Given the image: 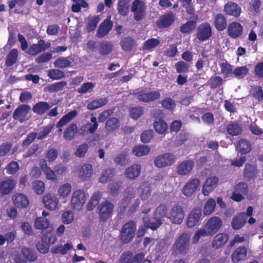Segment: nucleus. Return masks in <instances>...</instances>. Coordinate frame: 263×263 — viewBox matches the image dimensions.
<instances>
[{"mask_svg":"<svg viewBox=\"0 0 263 263\" xmlns=\"http://www.w3.org/2000/svg\"><path fill=\"white\" fill-rule=\"evenodd\" d=\"M87 199V194L81 190L74 191L71 196L70 205L74 210H81Z\"/></svg>","mask_w":263,"mask_h":263,"instance_id":"obj_1","label":"nucleus"},{"mask_svg":"<svg viewBox=\"0 0 263 263\" xmlns=\"http://www.w3.org/2000/svg\"><path fill=\"white\" fill-rule=\"evenodd\" d=\"M167 207L165 205H159L155 214V221L151 220L149 223H147V218H144V224L146 227L149 228L153 230H156L162 224V221L160 219L161 218L164 217L166 214Z\"/></svg>","mask_w":263,"mask_h":263,"instance_id":"obj_2","label":"nucleus"},{"mask_svg":"<svg viewBox=\"0 0 263 263\" xmlns=\"http://www.w3.org/2000/svg\"><path fill=\"white\" fill-rule=\"evenodd\" d=\"M59 198L53 193H47L42 198L44 207L50 211L58 210L60 206Z\"/></svg>","mask_w":263,"mask_h":263,"instance_id":"obj_3","label":"nucleus"},{"mask_svg":"<svg viewBox=\"0 0 263 263\" xmlns=\"http://www.w3.org/2000/svg\"><path fill=\"white\" fill-rule=\"evenodd\" d=\"M136 229L134 222L125 223L122 227L120 233V239L124 243L129 242L134 237Z\"/></svg>","mask_w":263,"mask_h":263,"instance_id":"obj_4","label":"nucleus"},{"mask_svg":"<svg viewBox=\"0 0 263 263\" xmlns=\"http://www.w3.org/2000/svg\"><path fill=\"white\" fill-rule=\"evenodd\" d=\"M222 225V220L218 216H213L209 218L205 223L204 228L210 236L216 234Z\"/></svg>","mask_w":263,"mask_h":263,"instance_id":"obj_5","label":"nucleus"},{"mask_svg":"<svg viewBox=\"0 0 263 263\" xmlns=\"http://www.w3.org/2000/svg\"><path fill=\"white\" fill-rule=\"evenodd\" d=\"M190 235L184 233L178 237L174 245V250L179 253H186L189 250Z\"/></svg>","mask_w":263,"mask_h":263,"instance_id":"obj_6","label":"nucleus"},{"mask_svg":"<svg viewBox=\"0 0 263 263\" xmlns=\"http://www.w3.org/2000/svg\"><path fill=\"white\" fill-rule=\"evenodd\" d=\"M200 186L199 179L191 178L184 185L182 189V194L185 196L191 197L199 189Z\"/></svg>","mask_w":263,"mask_h":263,"instance_id":"obj_7","label":"nucleus"},{"mask_svg":"<svg viewBox=\"0 0 263 263\" xmlns=\"http://www.w3.org/2000/svg\"><path fill=\"white\" fill-rule=\"evenodd\" d=\"M146 6L145 4L140 0H134L133 2L131 11L134 17L137 21L142 20L145 15Z\"/></svg>","mask_w":263,"mask_h":263,"instance_id":"obj_8","label":"nucleus"},{"mask_svg":"<svg viewBox=\"0 0 263 263\" xmlns=\"http://www.w3.org/2000/svg\"><path fill=\"white\" fill-rule=\"evenodd\" d=\"M175 161L176 158L174 155L165 154L157 157L154 163L157 167L161 168L172 165Z\"/></svg>","mask_w":263,"mask_h":263,"instance_id":"obj_9","label":"nucleus"},{"mask_svg":"<svg viewBox=\"0 0 263 263\" xmlns=\"http://www.w3.org/2000/svg\"><path fill=\"white\" fill-rule=\"evenodd\" d=\"M184 212L182 208L176 205L172 208L167 217L171 221L175 224H180L184 218Z\"/></svg>","mask_w":263,"mask_h":263,"instance_id":"obj_10","label":"nucleus"},{"mask_svg":"<svg viewBox=\"0 0 263 263\" xmlns=\"http://www.w3.org/2000/svg\"><path fill=\"white\" fill-rule=\"evenodd\" d=\"M218 179L217 177L212 176L208 178L204 182L202 189L203 195L206 196L212 192L217 187Z\"/></svg>","mask_w":263,"mask_h":263,"instance_id":"obj_11","label":"nucleus"},{"mask_svg":"<svg viewBox=\"0 0 263 263\" xmlns=\"http://www.w3.org/2000/svg\"><path fill=\"white\" fill-rule=\"evenodd\" d=\"M30 109L31 107L27 105L23 104L19 106L13 112L14 119L23 122L28 118V115Z\"/></svg>","mask_w":263,"mask_h":263,"instance_id":"obj_12","label":"nucleus"},{"mask_svg":"<svg viewBox=\"0 0 263 263\" xmlns=\"http://www.w3.org/2000/svg\"><path fill=\"white\" fill-rule=\"evenodd\" d=\"M243 30V28L241 24L237 22H233L229 25L227 32L231 37L236 39L242 35Z\"/></svg>","mask_w":263,"mask_h":263,"instance_id":"obj_13","label":"nucleus"},{"mask_svg":"<svg viewBox=\"0 0 263 263\" xmlns=\"http://www.w3.org/2000/svg\"><path fill=\"white\" fill-rule=\"evenodd\" d=\"M14 205L20 209L27 208L29 205V200L27 196L22 193H16L12 198Z\"/></svg>","mask_w":263,"mask_h":263,"instance_id":"obj_14","label":"nucleus"},{"mask_svg":"<svg viewBox=\"0 0 263 263\" xmlns=\"http://www.w3.org/2000/svg\"><path fill=\"white\" fill-rule=\"evenodd\" d=\"M212 34V29L208 23L201 24L197 30V37L200 41H205L209 39Z\"/></svg>","mask_w":263,"mask_h":263,"instance_id":"obj_15","label":"nucleus"},{"mask_svg":"<svg viewBox=\"0 0 263 263\" xmlns=\"http://www.w3.org/2000/svg\"><path fill=\"white\" fill-rule=\"evenodd\" d=\"M141 171V165L134 164L129 166L125 170L124 175L128 179L134 180L139 176Z\"/></svg>","mask_w":263,"mask_h":263,"instance_id":"obj_16","label":"nucleus"},{"mask_svg":"<svg viewBox=\"0 0 263 263\" xmlns=\"http://www.w3.org/2000/svg\"><path fill=\"white\" fill-rule=\"evenodd\" d=\"M72 186L69 183H64L61 184L57 190V194L60 199L64 200L66 202L67 198L71 194Z\"/></svg>","mask_w":263,"mask_h":263,"instance_id":"obj_17","label":"nucleus"},{"mask_svg":"<svg viewBox=\"0 0 263 263\" xmlns=\"http://www.w3.org/2000/svg\"><path fill=\"white\" fill-rule=\"evenodd\" d=\"M194 166V162L191 160L184 161L180 163L177 167L178 175L184 176L191 173Z\"/></svg>","mask_w":263,"mask_h":263,"instance_id":"obj_18","label":"nucleus"},{"mask_svg":"<svg viewBox=\"0 0 263 263\" xmlns=\"http://www.w3.org/2000/svg\"><path fill=\"white\" fill-rule=\"evenodd\" d=\"M201 210L199 208L193 209L190 213L187 220V226L189 228H193L196 226L200 219Z\"/></svg>","mask_w":263,"mask_h":263,"instance_id":"obj_19","label":"nucleus"},{"mask_svg":"<svg viewBox=\"0 0 263 263\" xmlns=\"http://www.w3.org/2000/svg\"><path fill=\"white\" fill-rule=\"evenodd\" d=\"M100 217L102 220H106L111 215L113 209V205L108 202L102 203L99 206Z\"/></svg>","mask_w":263,"mask_h":263,"instance_id":"obj_20","label":"nucleus"},{"mask_svg":"<svg viewBox=\"0 0 263 263\" xmlns=\"http://www.w3.org/2000/svg\"><path fill=\"white\" fill-rule=\"evenodd\" d=\"M16 184V181L11 179L0 181V195L9 194L14 188Z\"/></svg>","mask_w":263,"mask_h":263,"instance_id":"obj_21","label":"nucleus"},{"mask_svg":"<svg viewBox=\"0 0 263 263\" xmlns=\"http://www.w3.org/2000/svg\"><path fill=\"white\" fill-rule=\"evenodd\" d=\"M240 7L236 3L230 2L224 6V12L229 15L238 17L241 13Z\"/></svg>","mask_w":263,"mask_h":263,"instance_id":"obj_22","label":"nucleus"},{"mask_svg":"<svg viewBox=\"0 0 263 263\" xmlns=\"http://www.w3.org/2000/svg\"><path fill=\"white\" fill-rule=\"evenodd\" d=\"M92 167L90 164H85L83 165L79 172V177L82 181L88 180L92 175Z\"/></svg>","mask_w":263,"mask_h":263,"instance_id":"obj_23","label":"nucleus"},{"mask_svg":"<svg viewBox=\"0 0 263 263\" xmlns=\"http://www.w3.org/2000/svg\"><path fill=\"white\" fill-rule=\"evenodd\" d=\"M236 149L237 152L241 155H245L251 152L252 144L249 140L242 139L237 143Z\"/></svg>","mask_w":263,"mask_h":263,"instance_id":"obj_24","label":"nucleus"},{"mask_svg":"<svg viewBox=\"0 0 263 263\" xmlns=\"http://www.w3.org/2000/svg\"><path fill=\"white\" fill-rule=\"evenodd\" d=\"M40 166L41 170L46 175L47 179L53 181H56L57 180L58 178L55 172L51 170V168L47 166L45 160L42 159L40 160Z\"/></svg>","mask_w":263,"mask_h":263,"instance_id":"obj_25","label":"nucleus"},{"mask_svg":"<svg viewBox=\"0 0 263 263\" xmlns=\"http://www.w3.org/2000/svg\"><path fill=\"white\" fill-rule=\"evenodd\" d=\"M160 97V93L157 91H142L137 95L138 99L143 102H149Z\"/></svg>","mask_w":263,"mask_h":263,"instance_id":"obj_26","label":"nucleus"},{"mask_svg":"<svg viewBox=\"0 0 263 263\" xmlns=\"http://www.w3.org/2000/svg\"><path fill=\"white\" fill-rule=\"evenodd\" d=\"M112 27V22L109 20H104L99 26L96 35L98 37H103L111 30Z\"/></svg>","mask_w":263,"mask_h":263,"instance_id":"obj_27","label":"nucleus"},{"mask_svg":"<svg viewBox=\"0 0 263 263\" xmlns=\"http://www.w3.org/2000/svg\"><path fill=\"white\" fill-rule=\"evenodd\" d=\"M138 195L142 200H145L151 196L152 190L149 184L147 182H142L139 185Z\"/></svg>","mask_w":263,"mask_h":263,"instance_id":"obj_28","label":"nucleus"},{"mask_svg":"<svg viewBox=\"0 0 263 263\" xmlns=\"http://www.w3.org/2000/svg\"><path fill=\"white\" fill-rule=\"evenodd\" d=\"M228 240V234L224 233H219L214 237L212 246L215 249H218L224 246Z\"/></svg>","mask_w":263,"mask_h":263,"instance_id":"obj_29","label":"nucleus"},{"mask_svg":"<svg viewBox=\"0 0 263 263\" xmlns=\"http://www.w3.org/2000/svg\"><path fill=\"white\" fill-rule=\"evenodd\" d=\"M246 220L245 214L241 213L233 217L231 222V227L235 230H239L245 224Z\"/></svg>","mask_w":263,"mask_h":263,"instance_id":"obj_30","label":"nucleus"},{"mask_svg":"<svg viewBox=\"0 0 263 263\" xmlns=\"http://www.w3.org/2000/svg\"><path fill=\"white\" fill-rule=\"evenodd\" d=\"M247 254V249L244 247L237 248L232 253L231 258L234 262H237L245 259Z\"/></svg>","mask_w":263,"mask_h":263,"instance_id":"obj_31","label":"nucleus"},{"mask_svg":"<svg viewBox=\"0 0 263 263\" xmlns=\"http://www.w3.org/2000/svg\"><path fill=\"white\" fill-rule=\"evenodd\" d=\"M214 24L218 30H223L227 25L226 17L221 14L216 15L214 17Z\"/></svg>","mask_w":263,"mask_h":263,"instance_id":"obj_32","label":"nucleus"},{"mask_svg":"<svg viewBox=\"0 0 263 263\" xmlns=\"http://www.w3.org/2000/svg\"><path fill=\"white\" fill-rule=\"evenodd\" d=\"M154 127L159 134H164L168 129V125L164 120L157 119L154 122Z\"/></svg>","mask_w":263,"mask_h":263,"instance_id":"obj_33","label":"nucleus"},{"mask_svg":"<svg viewBox=\"0 0 263 263\" xmlns=\"http://www.w3.org/2000/svg\"><path fill=\"white\" fill-rule=\"evenodd\" d=\"M133 153L137 157H142L147 155L151 151V148L148 145H139L133 148Z\"/></svg>","mask_w":263,"mask_h":263,"instance_id":"obj_34","label":"nucleus"},{"mask_svg":"<svg viewBox=\"0 0 263 263\" xmlns=\"http://www.w3.org/2000/svg\"><path fill=\"white\" fill-rule=\"evenodd\" d=\"M220 73L224 78L233 77V69L231 65L227 62H223L220 64Z\"/></svg>","mask_w":263,"mask_h":263,"instance_id":"obj_35","label":"nucleus"},{"mask_svg":"<svg viewBox=\"0 0 263 263\" xmlns=\"http://www.w3.org/2000/svg\"><path fill=\"white\" fill-rule=\"evenodd\" d=\"M77 114L78 112L76 110L70 111L60 120L57 124V127H61L64 126L76 117Z\"/></svg>","mask_w":263,"mask_h":263,"instance_id":"obj_36","label":"nucleus"},{"mask_svg":"<svg viewBox=\"0 0 263 263\" xmlns=\"http://www.w3.org/2000/svg\"><path fill=\"white\" fill-rule=\"evenodd\" d=\"M50 221L46 218L39 217L34 221V228L38 230H45L50 227Z\"/></svg>","mask_w":263,"mask_h":263,"instance_id":"obj_37","label":"nucleus"},{"mask_svg":"<svg viewBox=\"0 0 263 263\" xmlns=\"http://www.w3.org/2000/svg\"><path fill=\"white\" fill-rule=\"evenodd\" d=\"M108 102L106 98H98L93 100L87 105V109L89 110L96 109L99 107H102L107 104Z\"/></svg>","mask_w":263,"mask_h":263,"instance_id":"obj_38","label":"nucleus"},{"mask_svg":"<svg viewBox=\"0 0 263 263\" xmlns=\"http://www.w3.org/2000/svg\"><path fill=\"white\" fill-rule=\"evenodd\" d=\"M216 201L213 198H209L205 203L203 208L204 215L208 216L211 214L216 208Z\"/></svg>","mask_w":263,"mask_h":263,"instance_id":"obj_39","label":"nucleus"},{"mask_svg":"<svg viewBox=\"0 0 263 263\" xmlns=\"http://www.w3.org/2000/svg\"><path fill=\"white\" fill-rule=\"evenodd\" d=\"M249 72V68L246 66H238L233 70V76L237 79L245 78Z\"/></svg>","mask_w":263,"mask_h":263,"instance_id":"obj_40","label":"nucleus"},{"mask_svg":"<svg viewBox=\"0 0 263 263\" xmlns=\"http://www.w3.org/2000/svg\"><path fill=\"white\" fill-rule=\"evenodd\" d=\"M73 245L71 243L67 242L64 245H60L54 247L52 248V252L54 253H60L66 254L69 250L71 249Z\"/></svg>","mask_w":263,"mask_h":263,"instance_id":"obj_41","label":"nucleus"},{"mask_svg":"<svg viewBox=\"0 0 263 263\" xmlns=\"http://www.w3.org/2000/svg\"><path fill=\"white\" fill-rule=\"evenodd\" d=\"M18 57V50L16 49L11 50L7 55L6 65L11 66L16 63Z\"/></svg>","mask_w":263,"mask_h":263,"instance_id":"obj_42","label":"nucleus"},{"mask_svg":"<svg viewBox=\"0 0 263 263\" xmlns=\"http://www.w3.org/2000/svg\"><path fill=\"white\" fill-rule=\"evenodd\" d=\"M71 64V61L69 57H61L56 60L54 62L55 67L64 68L69 67Z\"/></svg>","mask_w":263,"mask_h":263,"instance_id":"obj_43","label":"nucleus"},{"mask_svg":"<svg viewBox=\"0 0 263 263\" xmlns=\"http://www.w3.org/2000/svg\"><path fill=\"white\" fill-rule=\"evenodd\" d=\"M100 20V18L99 15H95L89 17L86 27L87 31L90 32L94 30Z\"/></svg>","mask_w":263,"mask_h":263,"instance_id":"obj_44","label":"nucleus"},{"mask_svg":"<svg viewBox=\"0 0 263 263\" xmlns=\"http://www.w3.org/2000/svg\"><path fill=\"white\" fill-rule=\"evenodd\" d=\"M50 106L49 105L45 102H41L36 104L33 107V110L34 112L42 115L44 114L46 110H47Z\"/></svg>","mask_w":263,"mask_h":263,"instance_id":"obj_45","label":"nucleus"},{"mask_svg":"<svg viewBox=\"0 0 263 263\" xmlns=\"http://www.w3.org/2000/svg\"><path fill=\"white\" fill-rule=\"evenodd\" d=\"M37 250L43 254L47 253L49 249V246L46 242V237L43 236L40 241L36 245Z\"/></svg>","mask_w":263,"mask_h":263,"instance_id":"obj_46","label":"nucleus"},{"mask_svg":"<svg viewBox=\"0 0 263 263\" xmlns=\"http://www.w3.org/2000/svg\"><path fill=\"white\" fill-rule=\"evenodd\" d=\"M120 126L119 120L116 118H110L106 122V129L108 132L115 130Z\"/></svg>","mask_w":263,"mask_h":263,"instance_id":"obj_47","label":"nucleus"},{"mask_svg":"<svg viewBox=\"0 0 263 263\" xmlns=\"http://www.w3.org/2000/svg\"><path fill=\"white\" fill-rule=\"evenodd\" d=\"M77 126L76 124L69 125L64 133V138L67 140L72 139L77 132Z\"/></svg>","mask_w":263,"mask_h":263,"instance_id":"obj_48","label":"nucleus"},{"mask_svg":"<svg viewBox=\"0 0 263 263\" xmlns=\"http://www.w3.org/2000/svg\"><path fill=\"white\" fill-rule=\"evenodd\" d=\"M48 76L53 80H57L63 78L65 74L59 69H54L48 71Z\"/></svg>","mask_w":263,"mask_h":263,"instance_id":"obj_49","label":"nucleus"},{"mask_svg":"<svg viewBox=\"0 0 263 263\" xmlns=\"http://www.w3.org/2000/svg\"><path fill=\"white\" fill-rule=\"evenodd\" d=\"M228 133L233 136H237L242 132V129L237 123L230 124L227 127Z\"/></svg>","mask_w":263,"mask_h":263,"instance_id":"obj_50","label":"nucleus"},{"mask_svg":"<svg viewBox=\"0 0 263 263\" xmlns=\"http://www.w3.org/2000/svg\"><path fill=\"white\" fill-rule=\"evenodd\" d=\"M100 199V194L99 193L94 194L89 200L87 205V209L88 211H92L98 204Z\"/></svg>","mask_w":263,"mask_h":263,"instance_id":"obj_51","label":"nucleus"},{"mask_svg":"<svg viewBox=\"0 0 263 263\" xmlns=\"http://www.w3.org/2000/svg\"><path fill=\"white\" fill-rule=\"evenodd\" d=\"M61 219L64 224H70L74 220V214L71 210L66 211L62 213Z\"/></svg>","mask_w":263,"mask_h":263,"instance_id":"obj_52","label":"nucleus"},{"mask_svg":"<svg viewBox=\"0 0 263 263\" xmlns=\"http://www.w3.org/2000/svg\"><path fill=\"white\" fill-rule=\"evenodd\" d=\"M32 189L38 195L42 194L45 191L44 182L41 180H35L32 182Z\"/></svg>","mask_w":263,"mask_h":263,"instance_id":"obj_53","label":"nucleus"},{"mask_svg":"<svg viewBox=\"0 0 263 263\" xmlns=\"http://www.w3.org/2000/svg\"><path fill=\"white\" fill-rule=\"evenodd\" d=\"M22 252L25 257L29 261H33L37 258L35 253L27 247L22 248Z\"/></svg>","mask_w":263,"mask_h":263,"instance_id":"obj_54","label":"nucleus"},{"mask_svg":"<svg viewBox=\"0 0 263 263\" xmlns=\"http://www.w3.org/2000/svg\"><path fill=\"white\" fill-rule=\"evenodd\" d=\"M113 175L112 170L110 169L106 170L102 173L99 178V181L102 183H106L111 179Z\"/></svg>","mask_w":263,"mask_h":263,"instance_id":"obj_55","label":"nucleus"},{"mask_svg":"<svg viewBox=\"0 0 263 263\" xmlns=\"http://www.w3.org/2000/svg\"><path fill=\"white\" fill-rule=\"evenodd\" d=\"M91 123H88L85 125L83 128L84 130H87L90 134H93L97 130L98 124L97 121L96 117H92L90 119Z\"/></svg>","mask_w":263,"mask_h":263,"instance_id":"obj_56","label":"nucleus"},{"mask_svg":"<svg viewBox=\"0 0 263 263\" xmlns=\"http://www.w3.org/2000/svg\"><path fill=\"white\" fill-rule=\"evenodd\" d=\"M174 21V16L168 14L164 16L160 21L159 25L161 27H166L171 25Z\"/></svg>","mask_w":263,"mask_h":263,"instance_id":"obj_57","label":"nucleus"},{"mask_svg":"<svg viewBox=\"0 0 263 263\" xmlns=\"http://www.w3.org/2000/svg\"><path fill=\"white\" fill-rule=\"evenodd\" d=\"M210 236L204 228L199 229L192 238L193 243H197L202 237Z\"/></svg>","mask_w":263,"mask_h":263,"instance_id":"obj_58","label":"nucleus"},{"mask_svg":"<svg viewBox=\"0 0 263 263\" xmlns=\"http://www.w3.org/2000/svg\"><path fill=\"white\" fill-rule=\"evenodd\" d=\"M95 84L91 82H87L82 85L81 87L77 89V92L80 93H85L92 90Z\"/></svg>","mask_w":263,"mask_h":263,"instance_id":"obj_59","label":"nucleus"},{"mask_svg":"<svg viewBox=\"0 0 263 263\" xmlns=\"http://www.w3.org/2000/svg\"><path fill=\"white\" fill-rule=\"evenodd\" d=\"M154 132L152 129L144 130L141 135V140L143 143H148L153 137Z\"/></svg>","mask_w":263,"mask_h":263,"instance_id":"obj_60","label":"nucleus"},{"mask_svg":"<svg viewBox=\"0 0 263 263\" xmlns=\"http://www.w3.org/2000/svg\"><path fill=\"white\" fill-rule=\"evenodd\" d=\"M160 43V41L156 39H151L147 40L144 44V49H151L157 47Z\"/></svg>","mask_w":263,"mask_h":263,"instance_id":"obj_61","label":"nucleus"},{"mask_svg":"<svg viewBox=\"0 0 263 263\" xmlns=\"http://www.w3.org/2000/svg\"><path fill=\"white\" fill-rule=\"evenodd\" d=\"M66 85L67 83L65 81L57 82L50 85L48 90L51 92L58 91L62 90Z\"/></svg>","mask_w":263,"mask_h":263,"instance_id":"obj_62","label":"nucleus"},{"mask_svg":"<svg viewBox=\"0 0 263 263\" xmlns=\"http://www.w3.org/2000/svg\"><path fill=\"white\" fill-rule=\"evenodd\" d=\"M161 104L163 107L169 110L173 109L176 106L175 101L170 98H166L164 99L162 101Z\"/></svg>","mask_w":263,"mask_h":263,"instance_id":"obj_63","label":"nucleus"},{"mask_svg":"<svg viewBox=\"0 0 263 263\" xmlns=\"http://www.w3.org/2000/svg\"><path fill=\"white\" fill-rule=\"evenodd\" d=\"M175 68L178 73H184L189 71V66L186 63L180 61L175 64Z\"/></svg>","mask_w":263,"mask_h":263,"instance_id":"obj_64","label":"nucleus"}]
</instances>
